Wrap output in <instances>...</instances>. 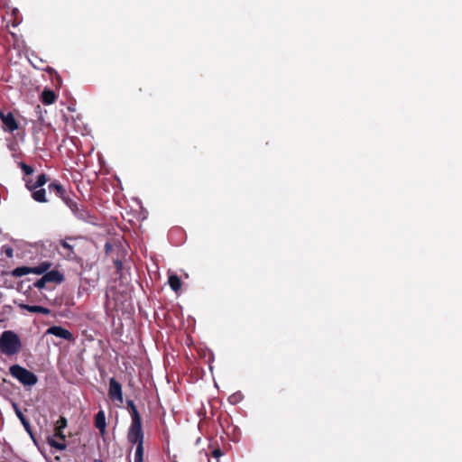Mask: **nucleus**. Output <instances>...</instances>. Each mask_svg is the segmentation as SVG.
<instances>
[{
  "instance_id": "obj_1",
  "label": "nucleus",
  "mask_w": 462,
  "mask_h": 462,
  "mask_svg": "<svg viewBox=\"0 0 462 462\" xmlns=\"http://www.w3.org/2000/svg\"><path fill=\"white\" fill-rule=\"evenodd\" d=\"M51 266V263L50 262H42L38 266L34 267L20 266L12 271V275L14 277H22L29 273H34L37 275L42 274L46 283H61L64 280L63 274L58 270L49 271Z\"/></svg>"
},
{
  "instance_id": "obj_2",
  "label": "nucleus",
  "mask_w": 462,
  "mask_h": 462,
  "mask_svg": "<svg viewBox=\"0 0 462 462\" xmlns=\"http://www.w3.org/2000/svg\"><path fill=\"white\" fill-rule=\"evenodd\" d=\"M22 349V342L17 334L11 330L4 331L0 336V352L5 356H14Z\"/></svg>"
},
{
  "instance_id": "obj_3",
  "label": "nucleus",
  "mask_w": 462,
  "mask_h": 462,
  "mask_svg": "<svg viewBox=\"0 0 462 462\" xmlns=\"http://www.w3.org/2000/svg\"><path fill=\"white\" fill-rule=\"evenodd\" d=\"M67 427V420L65 417H60L55 423L54 435L48 437L47 443L58 450H64L67 448L65 443V435L63 430Z\"/></svg>"
},
{
  "instance_id": "obj_4",
  "label": "nucleus",
  "mask_w": 462,
  "mask_h": 462,
  "mask_svg": "<svg viewBox=\"0 0 462 462\" xmlns=\"http://www.w3.org/2000/svg\"><path fill=\"white\" fill-rule=\"evenodd\" d=\"M10 374L24 386H33L38 382L35 374L20 365H13L9 368Z\"/></svg>"
},
{
  "instance_id": "obj_5",
  "label": "nucleus",
  "mask_w": 462,
  "mask_h": 462,
  "mask_svg": "<svg viewBox=\"0 0 462 462\" xmlns=\"http://www.w3.org/2000/svg\"><path fill=\"white\" fill-rule=\"evenodd\" d=\"M144 433L143 430L142 418L132 420L127 432V440L131 444L143 443Z\"/></svg>"
},
{
  "instance_id": "obj_6",
  "label": "nucleus",
  "mask_w": 462,
  "mask_h": 462,
  "mask_svg": "<svg viewBox=\"0 0 462 462\" xmlns=\"http://www.w3.org/2000/svg\"><path fill=\"white\" fill-rule=\"evenodd\" d=\"M73 237H66L65 239H61L59 242V245L60 250L59 253L67 260H74L76 258V254L74 251V245L70 244V241H74Z\"/></svg>"
},
{
  "instance_id": "obj_7",
  "label": "nucleus",
  "mask_w": 462,
  "mask_h": 462,
  "mask_svg": "<svg viewBox=\"0 0 462 462\" xmlns=\"http://www.w3.org/2000/svg\"><path fill=\"white\" fill-rule=\"evenodd\" d=\"M66 206L69 208L74 216L80 220H87L89 217V213L84 207L79 208L77 201L68 197L64 201Z\"/></svg>"
},
{
  "instance_id": "obj_8",
  "label": "nucleus",
  "mask_w": 462,
  "mask_h": 462,
  "mask_svg": "<svg viewBox=\"0 0 462 462\" xmlns=\"http://www.w3.org/2000/svg\"><path fill=\"white\" fill-rule=\"evenodd\" d=\"M108 397L112 401H117L123 403L122 385L114 377L109 379Z\"/></svg>"
},
{
  "instance_id": "obj_9",
  "label": "nucleus",
  "mask_w": 462,
  "mask_h": 462,
  "mask_svg": "<svg viewBox=\"0 0 462 462\" xmlns=\"http://www.w3.org/2000/svg\"><path fill=\"white\" fill-rule=\"evenodd\" d=\"M0 119L4 125L5 131L13 133L19 127L18 123L12 112L5 113L3 110H0Z\"/></svg>"
},
{
  "instance_id": "obj_10",
  "label": "nucleus",
  "mask_w": 462,
  "mask_h": 462,
  "mask_svg": "<svg viewBox=\"0 0 462 462\" xmlns=\"http://www.w3.org/2000/svg\"><path fill=\"white\" fill-rule=\"evenodd\" d=\"M46 335H53L57 337L63 338L68 341H73V334L60 326H51L46 330Z\"/></svg>"
},
{
  "instance_id": "obj_11",
  "label": "nucleus",
  "mask_w": 462,
  "mask_h": 462,
  "mask_svg": "<svg viewBox=\"0 0 462 462\" xmlns=\"http://www.w3.org/2000/svg\"><path fill=\"white\" fill-rule=\"evenodd\" d=\"M17 305L21 310H26L29 312H32V313H40V314H43V315H49L51 313L50 309L42 307V306L28 305V304H24V303H18Z\"/></svg>"
},
{
  "instance_id": "obj_12",
  "label": "nucleus",
  "mask_w": 462,
  "mask_h": 462,
  "mask_svg": "<svg viewBox=\"0 0 462 462\" xmlns=\"http://www.w3.org/2000/svg\"><path fill=\"white\" fill-rule=\"evenodd\" d=\"M47 181H48V178H47L46 174L42 173L37 177V180L35 182L27 180L25 183V186L29 190H33L38 188H42V186H44L47 183Z\"/></svg>"
},
{
  "instance_id": "obj_13",
  "label": "nucleus",
  "mask_w": 462,
  "mask_h": 462,
  "mask_svg": "<svg viewBox=\"0 0 462 462\" xmlns=\"http://www.w3.org/2000/svg\"><path fill=\"white\" fill-rule=\"evenodd\" d=\"M95 426L100 431V433L103 435L106 431V416L105 412L103 411H99L96 416H95Z\"/></svg>"
},
{
  "instance_id": "obj_14",
  "label": "nucleus",
  "mask_w": 462,
  "mask_h": 462,
  "mask_svg": "<svg viewBox=\"0 0 462 462\" xmlns=\"http://www.w3.org/2000/svg\"><path fill=\"white\" fill-rule=\"evenodd\" d=\"M56 99V94L51 89H44L41 95V100L44 105H51Z\"/></svg>"
},
{
  "instance_id": "obj_15",
  "label": "nucleus",
  "mask_w": 462,
  "mask_h": 462,
  "mask_svg": "<svg viewBox=\"0 0 462 462\" xmlns=\"http://www.w3.org/2000/svg\"><path fill=\"white\" fill-rule=\"evenodd\" d=\"M48 189L51 193H54L58 198L62 197L67 191L59 181L50 183Z\"/></svg>"
},
{
  "instance_id": "obj_16",
  "label": "nucleus",
  "mask_w": 462,
  "mask_h": 462,
  "mask_svg": "<svg viewBox=\"0 0 462 462\" xmlns=\"http://www.w3.org/2000/svg\"><path fill=\"white\" fill-rule=\"evenodd\" d=\"M32 191V198L37 201V202H40V203H45L47 202V199H46V190L45 189L43 188H38V189H35L33 190H31Z\"/></svg>"
},
{
  "instance_id": "obj_17",
  "label": "nucleus",
  "mask_w": 462,
  "mask_h": 462,
  "mask_svg": "<svg viewBox=\"0 0 462 462\" xmlns=\"http://www.w3.org/2000/svg\"><path fill=\"white\" fill-rule=\"evenodd\" d=\"M14 410H15V414L16 416L19 418L21 423L23 424V428L25 429V430L32 435V429H31V424L29 422V420L25 418V416L23 415V413L20 411V409L14 404Z\"/></svg>"
},
{
  "instance_id": "obj_18",
  "label": "nucleus",
  "mask_w": 462,
  "mask_h": 462,
  "mask_svg": "<svg viewBox=\"0 0 462 462\" xmlns=\"http://www.w3.org/2000/svg\"><path fill=\"white\" fill-rule=\"evenodd\" d=\"M168 283L173 291L178 292L180 290L181 281L178 275H176V274L170 275Z\"/></svg>"
},
{
  "instance_id": "obj_19",
  "label": "nucleus",
  "mask_w": 462,
  "mask_h": 462,
  "mask_svg": "<svg viewBox=\"0 0 462 462\" xmlns=\"http://www.w3.org/2000/svg\"><path fill=\"white\" fill-rule=\"evenodd\" d=\"M126 405H127V410L130 413V416H131V420H136V419H140L141 418V415L134 402V401L132 400H127L126 401Z\"/></svg>"
},
{
  "instance_id": "obj_20",
  "label": "nucleus",
  "mask_w": 462,
  "mask_h": 462,
  "mask_svg": "<svg viewBox=\"0 0 462 462\" xmlns=\"http://www.w3.org/2000/svg\"><path fill=\"white\" fill-rule=\"evenodd\" d=\"M134 462H143V443L135 444Z\"/></svg>"
},
{
  "instance_id": "obj_21",
  "label": "nucleus",
  "mask_w": 462,
  "mask_h": 462,
  "mask_svg": "<svg viewBox=\"0 0 462 462\" xmlns=\"http://www.w3.org/2000/svg\"><path fill=\"white\" fill-rule=\"evenodd\" d=\"M20 168L22 169L23 172L25 175H31L34 171L33 168L32 166L26 164L25 162H21L20 163Z\"/></svg>"
},
{
  "instance_id": "obj_22",
  "label": "nucleus",
  "mask_w": 462,
  "mask_h": 462,
  "mask_svg": "<svg viewBox=\"0 0 462 462\" xmlns=\"http://www.w3.org/2000/svg\"><path fill=\"white\" fill-rule=\"evenodd\" d=\"M1 253L5 254L8 258H12L14 256L13 248L6 245H5L1 247Z\"/></svg>"
},
{
  "instance_id": "obj_23",
  "label": "nucleus",
  "mask_w": 462,
  "mask_h": 462,
  "mask_svg": "<svg viewBox=\"0 0 462 462\" xmlns=\"http://www.w3.org/2000/svg\"><path fill=\"white\" fill-rule=\"evenodd\" d=\"M47 283L45 282V280L43 279V277L42 276L40 279H38L37 281H35L32 284V286L34 288H38V289H43L45 287Z\"/></svg>"
},
{
  "instance_id": "obj_24",
  "label": "nucleus",
  "mask_w": 462,
  "mask_h": 462,
  "mask_svg": "<svg viewBox=\"0 0 462 462\" xmlns=\"http://www.w3.org/2000/svg\"><path fill=\"white\" fill-rule=\"evenodd\" d=\"M114 263H115L117 273L121 272V270L123 268L122 261L117 259V260L114 261Z\"/></svg>"
},
{
  "instance_id": "obj_25",
  "label": "nucleus",
  "mask_w": 462,
  "mask_h": 462,
  "mask_svg": "<svg viewBox=\"0 0 462 462\" xmlns=\"http://www.w3.org/2000/svg\"><path fill=\"white\" fill-rule=\"evenodd\" d=\"M212 456L215 457V458H218L222 456V451L219 448H215L213 451H212Z\"/></svg>"
},
{
  "instance_id": "obj_26",
  "label": "nucleus",
  "mask_w": 462,
  "mask_h": 462,
  "mask_svg": "<svg viewBox=\"0 0 462 462\" xmlns=\"http://www.w3.org/2000/svg\"><path fill=\"white\" fill-rule=\"evenodd\" d=\"M113 250V245L111 243L106 242L105 245V252L106 254H110V252Z\"/></svg>"
},
{
  "instance_id": "obj_27",
  "label": "nucleus",
  "mask_w": 462,
  "mask_h": 462,
  "mask_svg": "<svg viewBox=\"0 0 462 462\" xmlns=\"http://www.w3.org/2000/svg\"><path fill=\"white\" fill-rule=\"evenodd\" d=\"M69 196H70V195H69V193L68 191H66V192L64 193V195H63L62 197H60V199H62V201H64V200H65L68 197H69Z\"/></svg>"
},
{
  "instance_id": "obj_28",
  "label": "nucleus",
  "mask_w": 462,
  "mask_h": 462,
  "mask_svg": "<svg viewBox=\"0 0 462 462\" xmlns=\"http://www.w3.org/2000/svg\"><path fill=\"white\" fill-rule=\"evenodd\" d=\"M94 462H103L101 459H95Z\"/></svg>"
}]
</instances>
